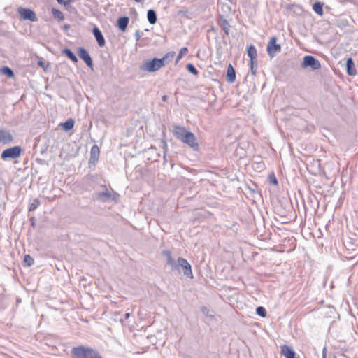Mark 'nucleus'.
Listing matches in <instances>:
<instances>
[{"label": "nucleus", "mask_w": 358, "mask_h": 358, "mask_svg": "<svg viewBox=\"0 0 358 358\" xmlns=\"http://www.w3.org/2000/svg\"><path fill=\"white\" fill-rule=\"evenodd\" d=\"M161 253L163 257H166V264L171 267V271L182 272L186 277L193 278L191 264L186 259L178 257L177 260H175L172 257V252L167 250H162Z\"/></svg>", "instance_id": "obj_1"}, {"label": "nucleus", "mask_w": 358, "mask_h": 358, "mask_svg": "<svg viewBox=\"0 0 358 358\" xmlns=\"http://www.w3.org/2000/svg\"><path fill=\"white\" fill-rule=\"evenodd\" d=\"M71 355L73 358H102L96 350L84 345L73 347Z\"/></svg>", "instance_id": "obj_2"}, {"label": "nucleus", "mask_w": 358, "mask_h": 358, "mask_svg": "<svg viewBox=\"0 0 358 358\" xmlns=\"http://www.w3.org/2000/svg\"><path fill=\"white\" fill-rule=\"evenodd\" d=\"M236 10L234 1H221L218 3L217 11L220 18L227 17L234 14Z\"/></svg>", "instance_id": "obj_3"}, {"label": "nucleus", "mask_w": 358, "mask_h": 358, "mask_svg": "<svg viewBox=\"0 0 358 358\" xmlns=\"http://www.w3.org/2000/svg\"><path fill=\"white\" fill-rule=\"evenodd\" d=\"M162 66V62L159 58L154 57L152 59L145 61L141 66L142 71L148 72H155L159 70Z\"/></svg>", "instance_id": "obj_4"}, {"label": "nucleus", "mask_w": 358, "mask_h": 358, "mask_svg": "<svg viewBox=\"0 0 358 358\" xmlns=\"http://www.w3.org/2000/svg\"><path fill=\"white\" fill-rule=\"evenodd\" d=\"M302 69L310 67L313 71L320 70L321 69L320 62L312 55H306L301 63Z\"/></svg>", "instance_id": "obj_5"}, {"label": "nucleus", "mask_w": 358, "mask_h": 358, "mask_svg": "<svg viewBox=\"0 0 358 358\" xmlns=\"http://www.w3.org/2000/svg\"><path fill=\"white\" fill-rule=\"evenodd\" d=\"M22 149L20 146H13L4 150L1 154V158L3 160L8 159H17L20 157Z\"/></svg>", "instance_id": "obj_6"}, {"label": "nucleus", "mask_w": 358, "mask_h": 358, "mask_svg": "<svg viewBox=\"0 0 358 358\" xmlns=\"http://www.w3.org/2000/svg\"><path fill=\"white\" fill-rule=\"evenodd\" d=\"M282 7L285 8V13L287 15L301 16L304 13L302 6L296 3H286Z\"/></svg>", "instance_id": "obj_7"}, {"label": "nucleus", "mask_w": 358, "mask_h": 358, "mask_svg": "<svg viewBox=\"0 0 358 358\" xmlns=\"http://www.w3.org/2000/svg\"><path fill=\"white\" fill-rule=\"evenodd\" d=\"M266 51L271 58L274 57L281 51V45L277 43V38L275 36L271 37L268 41Z\"/></svg>", "instance_id": "obj_8"}, {"label": "nucleus", "mask_w": 358, "mask_h": 358, "mask_svg": "<svg viewBox=\"0 0 358 358\" xmlns=\"http://www.w3.org/2000/svg\"><path fill=\"white\" fill-rule=\"evenodd\" d=\"M17 13L24 20H29L31 22L38 21V17H36V13L33 10L30 8L19 7L17 8Z\"/></svg>", "instance_id": "obj_9"}, {"label": "nucleus", "mask_w": 358, "mask_h": 358, "mask_svg": "<svg viewBox=\"0 0 358 358\" xmlns=\"http://www.w3.org/2000/svg\"><path fill=\"white\" fill-rule=\"evenodd\" d=\"M102 187L104 189L103 191L100 192H96L94 194L93 197L96 200H101L102 201H107L109 200H115V194H112L107 189V187L103 185Z\"/></svg>", "instance_id": "obj_10"}, {"label": "nucleus", "mask_w": 358, "mask_h": 358, "mask_svg": "<svg viewBox=\"0 0 358 358\" xmlns=\"http://www.w3.org/2000/svg\"><path fill=\"white\" fill-rule=\"evenodd\" d=\"M77 53L80 58L85 62L87 66L90 67L91 69H93V61L87 50L83 47H79L78 48Z\"/></svg>", "instance_id": "obj_11"}, {"label": "nucleus", "mask_w": 358, "mask_h": 358, "mask_svg": "<svg viewBox=\"0 0 358 358\" xmlns=\"http://www.w3.org/2000/svg\"><path fill=\"white\" fill-rule=\"evenodd\" d=\"M182 142L188 145L194 150H196L199 148V144L196 142V136L191 131H189L188 133L185 134V136H184V138L182 141Z\"/></svg>", "instance_id": "obj_12"}, {"label": "nucleus", "mask_w": 358, "mask_h": 358, "mask_svg": "<svg viewBox=\"0 0 358 358\" xmlns=\"http://www.w3.org/2000/svg\"><path fill=\"white\" fill-rule=\"evenodd\" d=\"M182 142L188 145L194 150H196L199 148V144L196 142V136L191 131H189L188 133L185 134V136H184V138L182 141Z\"/></svg>", "instance_id": "obj_13"}, {"label": "nucleus", "mask_w": 358, "mask_h": 358, "mask_svg": "<svg viewBox=\"0 0 358 358\" xmlns=\"http://www.w3.org/2000/svg\"><path fill=\"white\" fill-rule=\"evenodd\" d=\"M188 132L189 131H187L184 127L179 125L173 126L172 129L173 135L180 141L183 140L185 134Z\"/></svg>", "instance_id": "obj_14"}, {"label": "nucleus", "mask_w": 358, "mask_h": 358, "mask_svg": "<svg viewBox=\"0 0 358 358\" xmlns=\"http://www.w3.org/2000/svg\"><path fill=\"white\" fill-rule=\"evenodd\" d=\"M100 150L96 145H94L91 148L90 158L89 159V165H95L99 157Z\"/></svg>", "instance_id": "obj_15"}, {"label": "nucleus", "mask_w": 358, "mask_h": 358, "mask_svg": "<svg viewBox=\"0 0 358 358\" xmlns=\"http://www.w3.org/2000/svg\"><path fill=\"white\" fill-rule=\"evenodd\" d=\"M92 33L99 46L103 47L106 45V41L101 30L97 27H94Z\"/></svg>", "instance_id": "obj_16"}, {"label": "nucleus", "mask_w": 358, "mask_h": 358, "mask_svg": "<svg viewBox=\"0 0 358 358\" xmlns=\"http://www.w3.org/2000/svg\"><path fill=\"white\" fill-rule=\"evenodd\" d=\"M13 141L12 134L4 129H0V143H8Z\"/></svg>", "instance_id": "obj_17"}, {"label": "nucleus", "mask_w": 358, "mask_h": 358, "mask_svg": "<svg viewBox=\"0 0 358 358\" xmlns=\"http://www.w3.org/2000/svg\"><path fill=\"white\" fill-rule=\"evenodd\" d=\"M281 354L286 358H295L296 353L294 350L287 345H283L280 347Z\"/></svg>", "instance_id": "obj_18"}, {"label": "nucleus", "mask_w": 358, "mask_h": 358, "mask_svg": "<svg viewBox=\"0 0 358 358\" xmlns=\"http://www.w3.org/2000/svg\"><path fill=\"white\" fill-rule=\"evenodd\" d=\"M346 71L349 76H355L357 73L354 61L352 57L346 60Z\"/></svg>", "instance_id": "obj_19"}, {"label": "nucleus", "mask_w": 358, "mask_h": 358, "mask_svg": "<svg viewBox=\"0 0 358 358\" xmlns=\"http://www.w3.org/2000/svg\"><path fill=\"white\" fill-rule=\"evenodd\" d=\"M226 80L230 83L236 80V71L231 64H229L227 67Z\"/></svg>", "instance_id": "obj_20"}, {"label": "nucleus", "mask_w": 358, "mask_h": 358, "mask_svg": "<svg viewBox=\"0 0 358 358\" xmlns=\"http://www.w3.org/2000/svg\"><path fill=\"white\" fill-rule=\"evenodd\" d=\"M247 53L250 59V64H253L255 63V60H256L257 57V52L255 45H250L249 46H248Z\"/></svg>", "instance_id": "obj_21"}, {"label": "nucleus", "mask_w": 358, "mask_h": 358, "mask_svg": "<svg viewBox=\"0 0 358 358\" xmlns=\"http://www.w3.org/2000/svg\"><path fill=\"white\" fill-rule=\"evenodd\" d=\"M129 22V18L127 16L120 17L117 20V27L122 31H124L127 29L128 24Z\"/></svg>", "instance_id": "obj_22"}, {"label": "nucleus", "mask_w": 358, "mask_h": 358, "mask_svg": "<svg viewBox=\"0 0 358 358\" xmlns=\"http://www.w3.org/2000/svg\"><path fill=\"white\" fill-rule=\"evenodd\" d=\"M195 14L194 10L187 8L180 9L176 12L177 16L182 15L187 18H192Z\"/></svg>", "instance_id": "obj_23"}, {"label": "nucleus", "mask_w": 358, "mask_h": 358, "mask_svg": "<svg viewBox=\"0 0 358 358\" xmlns=\"http://www.w3.org/2000/svg\"><path fill=\"white\" fill-rule=\"evenodd\" d=\"M220 19H221V22H219V25L221 27V28L224 31L225 36H229L231 26H230L229 23L228 22L227 20L226 19V17H223V18H220Z\"/></svg>", "instance_id": "obj_24"}, {"label": "nucleus", "mask_w": 358, "mask_h": 358, "mask_svg": "<svg viewBox=\"0 0 358 358\" xmlns=\"http://www.w3.org/2000/svg\"><path fill=\"white\" fill-rule=\"evenodd\" d=\"M147 18H148V21L149 22V23L150 24H156L157 20L156 12L152 9L148 10V13H147Z\"/></svg>", "instance_id": "obj_25"}, {"label": "nucleus", "mask_w": 358, "mask_h": 358, "mask_svg": "<svg viewBox=\"0 0 358 358\" xmlns=\"http://www.w3.org/2000/svg\"><path fill=\"white\" fill-rule=\"evenodd\" d=\"M174 56V52H169L165 54L162 58L159 59L162 62V66H164L165 65L168 64L170 62H171Z\"/></svg>", "instance_id": "obj_26"}, {"label": "nucleus", "mask_w": 358, "mask_h": 358, "mask_svg": "<svg viewBox=\"0 0 358 358\" xmlns=\"http://www.w3.org/2000/svg\"><path fill=\"white\" fill-rule=\"evenodd\" d=\"M74 124V120L72 118H69L64 122L62 123L61 126L65 131H69L73 128Z\"/></svg>", "instance_id": "obj_27"}, {"label": "nucleus", "mask_w": 358, "mask_h": 358, "mask_svg": "<svg viewBox=\"0 0 358 358\" xmlns=\"http://www.w3.org/2000/svg\"><path fill=\"white\" fill-rule=\"evenodd\" d=\"M323 6L324 3H322L321 1H315V3L313 5V9L317 15L322 16Z\"/></svg>", "instance_id": "obj_28"}, {"label": "nucleus", "mask_w": 358, "mask_h": 358, "mask_svg": "<svg viewBox=\"0 0 358 358\" xmlns=\"http://www.w3.org/2000/svg\"><path fill=\"white\" fill-rule=\"evenodd\" d=\"M62 53L64 55H65L73 62L76 63V62H78L77 57L76 56V55L69 48H64L62 50Z\"/></svg>", "instance_id": "obj_29"}, {"label": "nucleus", "mask_w": 358, "mask_h": 358, "mask_svg": "<svg viewBox=\"0 0 358 358\" xmlns=\"http://www.w3.org/2000/svg\"><path fill=\"white\" fill-rule=\"evenodd\" d=\"M51 13L55 19H56L58 22H62L64 19V16L63 13L58 9L52 8Z\"/></svg>", "instance_id": "obj_30"}, {"label": "nucleus", "mask_w": 358, "mask_h": 358, "mask_svg": "<svg viewBox=\"0 0 358 358\" xmlns=\"http://www.w3.org/2000/svg\"><path fill=\"white\" fill-rule=\"evenodd\" d=\"M1 72L2 74L6 76L8 78L14 77L13 71L8 66H4L1 69Z\"/></svg>", "instance_id": "obj_31"}, {"label": "nucleus", "mask_w": 358, "mask_h": 358, "mask_svg": "<svg viewBox=\"0 0 358 358\" xmlns=\"http://www.w3.org/2000/svg\"><path fill=\"white\" fill-rule=\"evenodd\" d=\"M34 264V259L29 255H26L24 258V265L31 266Z\"/></svg>", "instance_id": "obj_32"}, {"label": "nucleus", "mask_w": 358, "mask_h": 358, "mask_svg": "<svg viewBox=\"0 0 358 358\" xmlns=\"http://www.w3.org/2000/svg\"><path fill=\"white\" fill-rule=\"evenodd\" d=\"M41 205V201L38 199H35L33 200L32 203L30 204L29 207V211L35 210L39 206Z\"/></svg>", "instance_id": "obj_33"}, {"label": "nucleus", "mask_w": 358, "mask_h": 358, "mask_svg": "<svg viewBox=\"0 0 358 358\" xmlns=\"http://www.w3.org/2000/svg\"><path fill=\"white\" fill-rule=\"evenodd\" d=\"M186 69L191 73H192L193 75H198L199 73V71L198 70L196 69V67L194 66V64H191V63H189L187 64L186 66Z\"/></svg>", "instance_id": "obj_34"}, {"label": "nucleus", "mask_w": 358, "mask_h": 358, "mask_svg": "<svg viewBox=\"0 0 358 358\" xmlns=\"http://www.w3.org/2000/svg\"><path fill=\"white\" fill-rule=\"evenodd\" d=\"M256 313L262 317H265L266 316V310L265 308L262 306H258L256 308Z\"/></svg>", "instance_id": "obj_35"}, {"label": "nucleus", "mask_w": 358, "mask_h": 358, "mask_svg": "<svg viewBox=\"0 0 358 358\" xmlns=\"http://www.w3.org/2000/svg\"><path fill=\"white\" fill-rule=\"evenodd\" d=\"M188 52V49L186 47H183L180 49L179 53L177 55L176 57V62H178L184 55L187 54Z\"/></svg>", "instance_id": "obj_36"}, {"label": "nucleus", "mask_w": 358, "mask_h": 358, "mask_svg": "<svg viewBox=\"0 0 358 358\" xmlns=\"http://www.w3.org/2000/svg\"><path fill=\"white\" fill-rule=\"evenodd\" d=\"M268 180L271 183L275 185H278V180L274 173H271L269 175Z\"/></svg>", "instance_id": "obj_37"}, {"label": "nucleus", "mask_w": 358, "mask_h": 358, "mask_svg": "<svg viewBox=\"0 0 358 358\" xmlns=\"http://www.w3.org/2000/svg\"><path fill=\"white\" fill-rule=\"evenodd\" d=\"M257 68V61L255 60V63L253 64H250V70H251L252 74L255 75Z\"/></svg>", "instance_id": "obj_38"}, {"label": "nucleus", "mask_w": 358, "mask_h": 358, "mask_svg": "<svg viewBox=\"0 0 358 358\" xmlns=\"http://www.w3.org/2000/svg\"><path fill=\"white\" fill-rule=\"evenodd\" d=\"M71 2L72 1H58V3L63 4L66 9H69L71 7Z\"/></svg>", "instance_id": "obj_39"}, {"label": "nucleus", "mask_w": 358, "mask_h": 358, "mask_svg": "<svg viewBox=\"0 0 358 358\" xmlns=\"http://www.w3.org/2000/svg\"><path fill=\"white\" fill-rule=\"evenodd\" d=\"M134 36L136 41H138L140 40L141 37V32L140 31V30L138 29L136 31Z\"/></svg>", "instance_id": "obj_40"}, {"label": "nucleus", "mask_w": 358, "mask_h": 358, "mask_svg": "<svg viewBox=\"0 0 358 358\" xmlns=\"http://www.w3.org/2000/svg\"><path fill=\"white\" fill-rule=\"evenodd\" d=\"M30 222H31V226L33 227H34L35 225H36V220H35V218L34 217H31L30 218Z\"/></svg>", "instance_id": "obj_41"}, {"label": "nucleus", "mask_w": 358, "mask_h": 358, "mask_svg": "<svg viewBox=\"0 0 358 358\" xmlns=\"http://www.w3.org/2000/svg\"><path fill=\"white\" fill-rule=\"evenodd\" d=\"M38 65L40 66L44 67L45 63L43 62H42V61H38Z\"/></svg>", "instance_id": "obj_42"}, {"label": "nucleus", "mask_w": 358, "mask_h": 358, "mask_svg": "<svg viewBox=\"0 0 358 358\" xmlns=\"http://www.w3.org/2000/svg\"><path fill=\"white\" fill-rule=\"evenodd\" d=\"M130 313H127L124 315V320H127L130 317Z\"/></svg>", "instance_id": "obj_43"}, {"label": "nucleus", "mask_w": 358, "mask_h": 358, "mask_svg": "<svg viewBox=\"0 0 358 358\" xmlns=\"http://www.w3.org/2000/svg\"><path fill=\"white\" fill-rule=\"evenodd\" d=\"M201 309H202V311H203V313L208 312V309H207V308H206V307H202V308H201Z\"/></svg>", "instance_id": "obj_44"}, {"label": "nucleus", "mask_w": 358, "mask_h": 358, "mask_svg": "<svg viewBox=\"0 0 358 358\" xmlns=\"http://www.w3.org/2000/svg\"><path fill=\"white\" fill-rule=\"evenodd\" d=\"M162 100H163V101H166L167 100V96H162Z\"/></svg>", "instance_id": "obj_45"}, {"label": "nucleus", "mask_w": 358, "mask_h": 358, "mask_svg": "<svg viewBox=\"0 0 358 358\" xmlns=\"http://www.w3.org/2000/svg\"><path fill=\"white\" fill-rule=\"evenodd\" d=\"M166 162V156L164 155V163H165Z\"/></svg>", "instance_id": "obj_46"}, {"label": "nucleus", "mask_w": 358, "mask_h": 358, "mask_svg": "<svg viewBox=\"0 0 358 358\" xmlns=\"http://www.w3.org/2000/svg\"><path fill=\"white\" fill-rule=\"evenodd\" d=\"M164 146H165V147H166V146H167V145H166V142H164Z\"/></svg>", "instance_id": "obj_47"}, {"label": "nucleus", "mask_w": 358, "mask_h": 358, "mask_svg": "<svg viewBox=\"0 0 358 358\" xmlns=\"http://www.w3.org/2000/svg\"><path fill=\"white\" fill-rule=\"evenodd\" d=\"M68 27H69V26H68V25H66V26H65V29H67Z\"/></svg>", "instance_id": "obj_48"}, {"label": "nucleus", "mask_w": 358, "mask_h": 358, "mask_svg": "<svg viewBox=\"0 0 358 358\" xmlns=\"http://www.w3.org/2000/svg\"><path fill=\"white\" fill-rule=\"evenodd\" d=\"M120 322H121L122 323H123V322H124V320H120Z\"/></svg>", "instance_id": "obj_49"}, {"label": "nucleus", "mask_w": 358, "mask_h": 358, "mask_svg": "<svg viewBox=\"0 0 358 358\" xmlns=\"http://www.w3.org/2000/svg\"><path fill=\"white\" fill-rule=\"evenodd\" d=\"M334 358H336V357H334Z\"/></svg>", "instance_id": "obj_50"}]
</instances>
